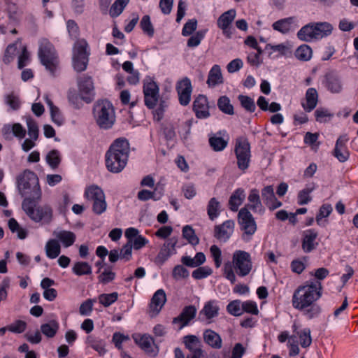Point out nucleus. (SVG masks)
I'll use <instances>...</instances> for the list:
<instances>
[{
	"mask_svg": "<svg viewBox=\"0 0 358 358\" xmlns=\"http://www.w3.org/2000/svg\"><path fill=\"white\" fill-rule=\"evenodd\" d=\"M315 116L317 122H327L333 117V114L327 108H318L315 111Z\"/></svg>",
	"mask_w": 358,
	"mask_h": 358,
	"instance_id": "864d4df0",
	"label": "nucleus"
},
{
	"mask_svg": "<svg viewBox=\"0 0 358 358\" xmlns=\"http://www.w3.org/2000/svg\"><path fill=\"white\" fill-rule=\"evenodd\" d=\"M84 196L87 200L93 203L94 201L105 196V194L100 187L96 185H92L85 188Z\"/></svg>",
	"mask_w": 358,
	"mask_h": 358,
	"instance_id": "c756f323",
	"label": "nucleus"
},
{
	"mask_svg": "<svg viewBox=\"0 0 358 358\" xmlns=\"http://www.w3.org/2000/svg\"><path fill=\"white\" fill-rule=\"evenodd\" d=\"M27 125L29 136L34 141H36L38 139L39 132L36 122L31 117H29L27 119Z\"/></svg>",
	"mask_w": 358,
	"mask_h": 358,
	"instance_id": "5fc2aeb1",
	"label": "nucleus"
},
{
	"mask_svg": "<svg viewBox=\"0 0 358 358\" xmlns=\"http://www.w3.org/2000/svg\"><path fill=\"white\" fill-rule=\"evenodd\" d=\"M206 31L200 30L196 31L194 34L189 36L187 41V46L189 48H194L199 45L201 41L205 36Z\"/></svg>",
	"mask_w": 358,
	"mask_h": 358,
	"instance_id": "3c124183",
	"label": "nucleus"
},
{
	"mask_svg": "<svg viewBox=\"0 0 358 358\" xmlns=\"http://www.w3.org/2000/svg\"><path fill=\"white\" fill-rule=\"evenodd\" d=\"M17 187L20 194L24 196L28 195L27 198L41 199V189L37 175L29 169L24 170L17 177Z\"/></svg>",
	"mask_w": 358,
	"mask_h": 358,
	"instance_id": "20e7f679",
	"label": "nucleus"
},
{
	"mask_svg": "<svg viewBox=\"0 0 358 358\" xmlns=\"http://www.w3.org/2000/svg\"><path fill=\"white\" fill-rule=\"evenodd\" d=\"M66 28L70 37L72 39H77L80 35V29L78 24L73 20H69L66 22Z\"/></svg>",
	"mask_w": 358,
	"mask_h": 358,
	"instance_id": "774afa93",
	"label": "nucleus"
},
{
	"mask_svg": "<svg viewBox=\"0 0 358 358\" xmlns=\"http://www.w3.org/2000/svg\"><path fill=\"white\" fill-rule=\"evenodd\" d=\"M86 343L90 348L97 352L100 356H103L107 352L106 342L103 339L96 338L93 336H88Z\"/></svg>",
	"mask_w": 358,
	"mask_h": 358,
	"instance_id": "c85d7f7f",
	"label": "nucleus"
},
{
	"mask_svg": "<svg viewBox=\"0 0 358 358\" xmlns=\"http://www.w3.org/2000/svg\"><path fill=\"white\" fill-rule=\"evenodd\" d=\"M196 314V309L194 306H185L180 313V329L187 326Z\"/></svg>",
	"mask_w": 358,
	"mask_h": 358,
	"instance_id": "7c9ffc66",
	"label": "nucleus"
},
{
	"mask_svg": "<svg viewBox=\"0 0 358 358\" xmlns=\"http://www.w3.org/2000/svg\"><path fill=\"white\" fill-rule=\"evenodd\" d=\"M67 98L69 103L72 105L75 108L79 109L82 107L83 101L80 93L78 94L77 91L71 88L68 91Z\"/></svg>",
	"mask_w": 358,
	"mask_h": 358,
	"instance_id": "79ce46f5",
	"label": "nucleus"
},
{
	"mask_svg": "<svg viewBox=\"0 0 358 358\" xmlns=\"http://www.w3.org/2000/svg\"><path fill=\"white\" fill-rule=\"evenodd\" d=\"M45 160L52 169H56L58 168L62 161L59 151L55 149L50 150L47 154Z\"/></svg>",
	"mask_w": 358,
	"mask_h": 358,
	"instance_id": "58836bf2",
	"label": "nucleus"
},
{
	"mask_svg": "<svg viewBox=\"0 0 358 358\" xmlns=\"http://www.w3.org/2000/svg\"><path fill=\"white\" fill-rule=\"evenodd\" d=\"M322 294L321 282H306L299 286L294 292L292 299V306L304 312L308 319L317 317L320 307L315 303Z\"/></svg>",
	"mask_w": 358,
	"mask_h": 358,
	"instance_id": "f257e3e1",
	"label": "nucleus"
},
{
	"mask_svg": "<svg viewBox=\"0 0 358 358\" xmlns=\"http://www.w3.org/2000/svg\"><path fill=\"white\" fill-rule=\"evenodd\" d=\"M8 327L9 331L14 334H22L26 330L27 324V322L23 320H17L9 324Z\"/></svg>",
	"mask_w": 358,
	"mask_h": 358,
	"instance_id": "338daca9",
	"label": "nucleus"
},
{
	"mask_svg": "<svg viewBox=\"0 0 358 358\" xmlns=\"http://www.w3.org/2000/svg\"><path fill=\"white\" fill-rule=\"evenodd\" d=\"M39 199L25 198L22 201V209L27 216L35 222L50 223L52 219V209L48 205L37 206Z\"/></svg>",
	"mask_w": 358,
	"mask_h": 358,
	"instance_id": "39448f33",
	"label": "nucleus"
},
{
	"mask_svg": "<svg viewBox=\"0 0 358 358\" xmlns=\"http://www.w3.org/2000/svg\"><path fill=\"white\" fill-rule=\"evenodd\" d=\"M46 256L51 259L57 258L61 252V246L56 239H50L45 246Z\"/></svg>",
	"mask_w": 358,
	"mask_h": 358,
	"instance_id": "2f4dec72",
	"label": "nucleus"
},
{
	"mask_svg": "<svg viewBox=\"0 0 358 358\" xmlns=\"http://www.w3.org/2000/svg\"><path fill=\"white\" fill-rule=\"evenodd\" d=\"M107 209V203L106 201V196L94 201L92 203V211L94 214L100 215L103 214Z\"/></svg>",
	"mask_w": 358,
	"mask_h": 358,
	"instance_id": "bf43d9fd",
	"label": "nucleus"
},
{
	"mask_svg": "<svg viewBox=\"0 0 358 358\" xmlns=\"http://www.w3.org/2000/svg\"><path fill=\"white\" fill-rule=\"evenodd\" d=\"M217 106L219 109L225 114L233 115L234 113V107L227 96H222L219 98Z\"/></svg>",
	"mask_w": 358,
	"mask_h": 358,
	"instance_id": "de8ad7c7",
	"label": "nucleus"
},
{
	"mask_svg": "<svg viewBox=\"0 0 358 358\" xmlns=\"http://www.w3.org/2000/svg\"><path fill=\"white\" fill-rule=\"evenodd\" d=\"M183 343L190 352L201 348V343L199 337L194 335H187L183 337Z\"/></svg>",
	"mask_w": 358,
	"mask_h": 358,
	"instance_id": "4c0bfd02",
	"label": "nucleus"
},
{
	"mask_svg": "<svg viewBox=\"0 0 358 358\" xmlns=\"http://www.w3.org/2000/svg\"><path fill=\"white\" fill-rule=\"evenodd\" d=\"M315 189V186L314 184H311L307 185L304 189L301 190L298 194V203L299 205H305L309 203L312 197L310 196V193Z\"/></svg>",
	"mask_w": 358,
	"mask_h": 358,
	"instance_id": "ea45409f",
	"label": "nucleus"
},
{
	"mask_svg": "<svg viewBox=\"0 0 358 358\" xmlns=\"http://www.w3.org/2000/svg\"><path fill=\"white\" fill-rule=\"evenodd\" d=\"M159 86L152 80L149 79L144 82L143 94L145 105L149 109H153L159 101Z\"/></svg>",
	"mask_w": 358,
	"mask_h": 358,
	"instance_id": "f8f14e48",
	"label": "nucleus"
},
{
	"mask_svg": "<svg viewBox=\"0 0 358 358\" xmlns=\"http://www.w3.org/2000/svg\"><path fill=\"white\" fill-rule=\"evenodd\" d=\"M178 243V239L176 237H172L168 239L164 244L163 248L157 255L158 259L165 261L171 255L176 253V245Z\"/></svg>",
	"mask_w": 358,
	"mask_h": 358,
	"instance_id": "a878e982",
	"label": "nucleus"
},
{
	"mask_svg": "<svg viewBox=\"0 0 358 358\" xmlns=\"http://www.w3.org/2000/svg\"><path fill=\"white\" fill-rule=\"evenodd\" d=\"M118 293L116 292L110 294H101L98 296L99 302L104 307H108L118 299Z\"/></svg>",
	"mask_w": 358,
	"mask_h": 358,
	"instance_id": "09e8293b",
	"label": "nucleus"
},
{
	"mask_svg": "<svg viewBox=\"0 0 358 358\" xmlns=\"http://www.w3.org/2000/svg\"><path fill=\"white\" fill-rule=\"evenodd\" d=\"M72 272L78 275H90L92 273L91 265L87 262H77L72 267Z\"/></svg>",
	"mask_w": 358,
	"mask_h": 358,
	"instance_id": "f704fd0d",
	"label": "nucleus"
},
{
	"mask_svg": "<svg viewBox=\"0 0 358 358\" xmlns=\"http://www.w3.org/2000/svg\"><path fill=\"white\" fill-rule=\"evenodd\" d=\"M134 343L146 354L156 356L159 352V348L155 343V340L148 334L134 333L131 336Z\"/></svg>",
	"mask_w": 358,
	"mask_h": 358,
	"instance_id": "9d476101",
	"label": "nucleus"
},
{
	"mask_svg": "<svg viewBox=\"0 0 358 358\" xmlns=\"http://www.w3.org/2000/svg\"><path fill=\"white\" fill-rule=\"evenodd\" d=\"M5 103L13 110H17L20 108L21 103L19 97L14 93H10L5 96Z\"/></svg>",
	"mask_w": 358,
	"mask_h": 358,
	"instance_id": "4d7b16f0",
	"label": "nucleus"
},
{
	"mask_svg": "<svg viewBox=\"0 0 358 358\" xmlns=\"http://www.w3.org/2000/svg\"><path fill=\"white\" fill-rule=\"evenodd\" d=\"M88 63V57H73V64L74 69L78 72L83 71L86 69Z\"/></svg>",
	"mask_w": 358,
	"mask_h": 358,
	"instance_id": "6e6d98bb",
	"label": "nucleus"
},
{
	"mask_svg": "<svg viewBox=\"0 0 358 358\" xmlns=\"http://www.w3.org/2000/svg\"><path fill=\"white\" fill-rule=\"evenodd\" d=\"M116 274L111 271V266L106 268L98 277L99 282L102 284H107L115 278Z\"/></svg>",
	"mask_w": 358,
	"mask_h": 358,
	"instance_id": "052dcab7",
	"label": "nucleus"
},
{
	"mask_svg": "<svg viewBox=\"0 0 358 358\" xmlns=\"http://www.w3.org/2000/svg\"><path fill=\"white\" fill-rule=\"evenodd\" d=\"M236 15L234 9H230L223 13L217 20V27L222 31V34L228 38L231 37V26Z\"/></svg>",
	"mask_w": 358,
	"mask_h": 358,
	"instance_id": "4468645a",
	"label": "nucleus"
},
{
	"mask_svg": "<svg viewBox=\"0 0 358 358\" xmlns=\"http://www.w3.org/2000/svg\"><path fill=\"white\" fill-rule=\"evenodd\" d=\"M93 114L99 128L109 129L115 122V110L110 101L99 100L94 106Z\"/></svg>",
	"mask_w": 358,
	"mask_h": 358,
	"instance_id": "0eeeda50",
	"label": "nucleus"
},
{
	"mask_svg": "<svg viewBox=\"0 0 358 358\" xmlns=\"http://www.w3.org/2000/svg\"><path fill=\"white\" fill-rule=\"evenodd\" d=\"M203 338L204 342L213 349H220L222 346V338L211 329H206L203 331Z\"/></svg>",
	"mask_w": 358,
	"mask_h": 358,
	"instance_id": "393cba45",
	"label": "nucleus"
},
{
	"mask_svg": "<svg viewBox=\"0 0 358 358\" xmlns=\"http://www.w3.org/2000/svg\"><path fill=\"white\" fill-rule=\"evenodd\" d=\"M295 57L299 60L308 61L312 57V49L308 45H301L296 49Z\"/></svg>",
	"mask_w": 358,
	"mask_h": 358,
	"instance_id": "8fccbe9b",
	"label": "nucleus"
},
{
	"mask_svg": "<svg viewBox=\"0 0 358 358\" xmlns=\"http://www.w3.org/2000/svg\"><path fill=\"white\" fill-rule=\"evenodd\" d=\"M78 87L83 101L87 103H91L95 96L94 83L92 77L87 75L80 76L78 79Z\"/></svg>",
	"mask_w": 358,
	"mask_h": 358,
	"instance_id": "ddd939ff",
	"label": "nucleus"
},
{
	"mask_svg": "<svg viewBox=\"0 0 358 358\" xmlns=\"http://www.w3.org/2000/svg\"><path fill=\"white\" fill-rule=\"evenodd\" d=\"M234 222L231 220L216 225L214 229V236L221 242L227 241L234 232Z\"/></svg>",
	"mask_w": 358,
	"mask_h": 358,
	"instance_id": "dca6fc26",
	"label": "nucleus"
},
{
	"mask_svg": "<svg viewBox=\"0 0 358 358\" xmlns=\"http://www.w3.org/2000/svg\"><path fill=\"white\" fill-rule=\"evenodd\" d=\"M261 194L264 204L270 210H274L282 205V202L278 201L275 197L274 189L272 185L264 187L262 189Z\"/></svg>",
	"mask_w": 358,
	"mask_h": 358,
	"instance_id": "a211bd4d",
	"label": "nucleus"
},
{
	"mask_svg": "<svg viewBox=\"0 0 358 358\" xmlns=\"http://www.w3.org/2000/svg\"><path fill=\"white\" fill-rule=\"evenodd\" d=\"M182 237L187 241V242L192 245H196L199 243V239L195 234L194 230L189 225H186L182 228Z\"/></svg>",
	"mask_w": 358,
	"mask_h": 358,
	"instance_id": "c03bdc74",
	"label": "nucleus"
},
{
	"mask_svg": "<svg viewBox=\"0 0 358 358\" xmlns=\"http://www.w3.org/2000/svg\"><path fill=\"white\" fill-rule=\"evenodd\" d=\"M220 307L216 301H209L205 303L203 308L200 311L199 315L203 319L207 320L210 322L212 319L218 315Z\"/></svg>",
	"mask_w": 358,
	"mask_h": 358,
	"instance_id": "5701e85b",
	"label": "nucleus"
},
{
	"mask_svg": "<svg viewBox=\"0 0 358 358\" xmlns=\"http://www.w3.org/2000/svg\"><path fill=\"white\" fill-rule=\"evenodd\" d=\"M208 143L210 148L215 152H221L224 150L228 145V141L216 135L210 136L208 139Z\"/></svg>",
	"mask_w": 358,
	"mask_h": 358,
	"instance_id": "e433bc0d",
	"label": "nucleus"
},
{
	"mask_svg": "<svg viewBox=\"0 0 358 358\" xmlns=\"http://www.w3.org/2000/svg\"><path fill=\"white\" fill-rule=\"evenodd\" d=\"M193 87L191 81L187 78L180 80V105L187 106L191 101Z\"/></svg>",
	"mask_w": 358,
	"mask_h": 358,
	"instance_id": "b1692460",
	"label": "nucleus"
},
{
	"mask_svg": "<svg viewBox=\"0 0 358 358\" xmlns=\"http://www.w3.org/2000/svg\"><path fill=\"white\" fill-rule=\"evenodd\" d=\"M140 27L143 32L149 37H153L155 29L148 15H145L140 22Z\"/></svg>",
	"mask_w": 358,
	"mask_h": 358,
	"instance_id": "a18cd8bd",
	"label": "nucleus"
},
{
	"mask_svg": "<svg viewBox=\"0 0 358 358\" xmlns=\"http://www.w3.org/2000/svg\"><path fill=\"white\" fill-rule=\"evenodd\" d=\"M318 102V93L317 90L310 87L306 90L305 99L301 101V106L306 112L312 111L317 106Z\"/></svg>",
	"mask_w": 358,
	"mask_h": 358,
	"instance_id": "4be33fe9",
	"label": "nucleus"
},
{
	"mask_svg": "<svg viewBox=\"0 0 358 358\" xmlns=\"http://www.w3.org/2000/svg\"><path fill=\"white\" fill-rule=\"evenodd\" d=\"M222 83V76L220 66L214 65L210 69L207 80V83L210 87H215Z\"/></svg>",
	"mask_w": 358,
	"mask_h": 358,
	"instance_id": "72a5a7b5",
	"label": "nucleus"
},
{
	"mask_svg": "<svg viewBox=\"0 0 358 358\" xmlns=\"http://www.w3.org/2000/svg\"><path fill=\"white\" fill-rule=\"evenodd\" d=\"M129 2V0H115L110 8V15L112 17H118L123 12Z\"/></svg>",
	"mask_w": 358,
	"mask_h": 358,
	"instance_id": "37998d69",
	"label": "nucleus"
},
{
	"mask_svg": "<svg viewBox=\"0 0 358 358\" xmlns=\"http://www.w3.org/2000/svg\"><path fill=\"white\" fill-rule=\"evenodd\" d=\"M129 152V143L127 138L115 140L105 154L107 170L113 173H120L127 164Z\"/></svg>",
	"mask_w": 358,
	"mask_h": 358,
	"instance_id": "f03ea898",
	"label": "nucleus"
},
{
	"mask_svg": "<svg viewBox=\"0 0 358 358\" xmlns=\"http://www.w3.org/2000/svg\"><path fill=\"white\" fill-rule=\"evenodd\" d=\"M212 272L208 266H199L192 272V275L196 280H201L211 275Z\"/></svg>",
	"mask_w": 358,
	"mask_h": 358,
	"instance_id": "e2e57ef3",
	"label": "nucleus"
},
{
	"mask_svg": "<svg viewBox=\"0 0 358 358\" xmlns=\"http://www.w3.org/2000/svg\"><path fill=\"white\" fill-rule=\"evenodd\" d=\"M220 203L215 198L213 197L210 199L207 206V213L211 220H214L218 217L220 213Z\"/></svg>",
	"mask_w": 358,
	"mask_h": 358,
	"instance_id": "a19ab883",
	"label": "nucleus"
},
{
	"mask_svg": "<svg viewBox=\"0 0 358 358\" xmlns=\"http://www.w3.org/2000/svg\"><path fill=\"white\" fill-rule=\"evenodd\" d=\"M59 329V324L55 320H51L48 322L41 324V331L48 338H53Z\"/></svg>",
	"mask_w": 358,
	"mask_h": 358,
	"instance_id": "473e14b6",
	"label": "nucleus"
},
{
	"mask_svg": "<svg viewBox=\"0 0 358 358\" xmlns=\"http://www.w3.org/2000/svg\"><path fill=\"white\" fill-rule=\"evenodd\" d=\"M129 337L120 332H115L112 337V342L115 347L119 350H122V343L129 341Z\"/></svg>",
	"mask_w": 358,
	"mask_h": 358,
	"instance_id": "69168bd1",
	"label": "nucleus"
},
{
	"mask_svg": "<svg viewBox=\"0 0 358 358\" xmlns=\"http://www.w3.org/2000/svg\"><path fill=\"white\" fill-rule=\"evenodd\" d=\"M240 229L245 235L252 236L257 231V224L252 213L246 207L242 208L238 214Z\"/></svg>",
	"mask_w": 358,
	"mask_h": 358,
	"instance_id": "9b49d317",
	"label": "nucleus"
},
{
	"mask_svg": "<svg viewBox=\"0 0 358 358\" xmlns=\"http://www.w3.org/2000/svg\"><path fill=\"white\" fill-rule=\"evenodd\" d=\"M326 85L327 89L332 93H338L342 90V85L340 79L332 75L327 76Z\"/></svg>",
	"mask_w": 358,
	"mask_h": 358,
	"instance_id": "49530a36",
	"label": "nucleus"
},
{
	"mask_svg": "<svg viewBox=\"0 0 358 358\" xmlns=\"http://www.w3.org/2000/svg\"><path fill=\"white\" fill-rule=\"evenodd\" d=\"M38 55L41 64L45 67L51 76H55L59 60L53 44L46 38L42 39L39 43Z\"/></svg>",
	"mask_w": 358,
	"mask_h": 358,
	"instance_id": "6e6552de",
	"label": "nucleus"
},
{
	"mask_svg": "<svg viewBox=\"0 0 358 358\" xmlns=\"http://www.w3.org/2000/svg\"><path fill=\"white\" fill-rule=\"evenodd\" d=\"M293 21V17L281 19L275 22L272 24V27L275 31H278L282 34H286L291 29V25Z\"/></svg>",
	"mask_w": 358,
	"mask_h": 358,
	"instance_id": "c9c22d12",
	"label": "nucleus"
},
{
	"mask_svg": "<svg viewBox=\"0 0 358 358\" xmlns=\"http://www.w3.org/2000/svg\"><path fill=\"white\" fill-rule=\"evenodd\" d=\"M238 100L239 101L241 106L247 111L250 113H252L256 109V106L254 100L246 95H239L238 96Z\"/></svg>",
	"mask_w": 358,
	"mask_h": 358,
	"instance_id": "603ef678",
	"label": "nucleus"
},
{
	"mask_svg": "<svg viewBox=\"0 0 358 358\" xmlns=\"http://www.w3.org/2000/svg\"><path fill=\"white\" fill-rule=\"evenodd\" d=\"M54 235L56 236L58 242H61L64 248H69L73 245L76 241V234L66 230H61L58 232H55Z\"/></svg>",
	"mask_w": 358,
	"mask_h": 358,
	"instance_id": "bb28decb",
	"label": "nucleus"
},
{
	"mask_svg": "<svg viewBox=\"0 0 358 358\" xmlns=\"http://www.w3.org/2000/svg\"><path fill=\"white\" fill-rule=\"evenodd\" d=\"M166 301L164 289H157L153 294L149 303L148 314L151 317H156L162 309Z\"/></svg>",
	"mask_w": 358,
	"mask_h": 358,
	"instance_id": "2eb2a0df",
	"label": "nucleus"
},
{
	"mask_svg": "<svg viewBox=\"0 0 358 358\" xmlns=\"http://www.w3.org/2000/svg\"><path fill=\"white\" fill-rule=\"evenodd\" d=\"M248 204L245 206L248 210H251L254 213H258L263 214L265 211V208L261 201L259 196V192L257 189H252L250 191L248 196Z\"/></svg>",
	"mask_w": 358,
	"mask_h": 358,
	"instance_id": "aec40b11",
	"label": "nucleus"
},
{
	"mask_svg": "<svg viewBox=\"0 0 358 358\" xmlns=\"http://www.w3.org/2000/svg\"><path fill=\"white\" fill-rule=\"evenodd\" d=\"M197 28V20L196 19L189 20L183 26L182 29V34L184 36H189L193 35V33Z\"/></svg>",
	"mask_w": 358,
	"mask_h": 358,
	"instance_id": "0e129e2a",
	"label": "nucleus"
},
{
	"mask_svg": "<svg viewBox=\"0 0 358 358\" xmlns=\"http://www.w3.org/2000/svg\"><path fill=\"white\" fill-rule=\"evenodd\" d=\"M234 152L238 169L245 171L249 167L251 157L250 145L247 138L239 137L236 139Z\"/></svg>",
	"mask_w": 358,
	"mask_h": 358,
	"instance_id": "1a4fd4ad",
	"label": "nucleus"
},
{
	"mask_svg": "<svg viewBox=\"0 0 358 358\" xmlns=\"http://www.w3.org/2000/svg\"><path fill=\"white\" fill-rule=\"evenodd\" d=\"M241 304L242 302L240 300H234L227 305V310L234 316H240L243 314Z\"/></svg>",
	"mask_w": 358,
	"mask_h": 358,
	"instance_id": "13d9d810",
	"label": "nucleus"
},
{
	"mask_svg": "<svg viewBox=\"0 0 358 358\" xmlns=\"http://www.w3.org/2000/svg\"><path fill=\"white\" fill-rule=\"evenodd\" d=\"M348 141L346 136H341L336 142L333 155L340 162H345L349 159L350 152L346 147Z\"/></svg>",
	"mask_w": 358,
	"mask_h": 358,
	"instance_id": "6ab92c4d",
	"label": "nucleus"
},
{
	"mask_svg": "<svg viewBox=\"0 0 358 358\" xmlns=\"http://www.w3.org/2000/svg\"><path fill=\"white\" fill-rule=\"evenodd\" d=\"M332 31L333 26L329 22H310L301 28L297 36L301 41L311 42L329 36Z\"/></svg>",
	"mask_w": 358,
	"mask_h": 358,
	"instance_id": "423d86ee",
	"label": "nucleus"
},
{
	"mask_svg": "<svg viewBox=\"0 0 358 358\" xmlns=\"http://www.w3.org/2000/svg\"><path fill=\"white\" fill-rule=\"evenodd\" d=\"M209 103L205 95L199 94L193 102V110L196 117L199 119H206L210 117Z\"/></svg>",
	"mask_w": 358,
	"mask_h": 358,
	"instance_id": "f3484780",
	"label": "nucleus"
},
{
	"mask_svg": "<svg viewBox=\"0 0 358 358\" xmlns=\"http://www.w3.org/2000/svg\"><path fill=\"white\" fill-rule=\"evenodd\" d=\"M245 198V194L243 189L238 188L234 192L229 200V209L234 212L238 210Z\"/></svg>",
	"mask_w": 358,
	"mask_h": 358,
	"instance_id": "cd10ccee",
	"label": "nucleus"
},
{
	"mask_svg": "<svg viewBox=\"0 0 358 358\" xmlns=\"http://www.w3.org/2000/svg\"><path fill=\"white\" fill-rule=\"evenodd\" d=\"M288 49H289L288 47L283 43L274 45H271V44H267L265 47L266 50H271L268 52V56L270 57H272V55L274 52H278V55H284L286 54Z\"/></svg>",
	"mask_w": 358,
	"mask_h": 358,
	"instance_id": "680f3d73",
	"label": "nucleus"
},
{
	"mask_svg": "<svg viewBox=\"0 0 358 358\" xmlns=\"http://www.w3.org/2000/svg\"><path fill=\"white\" fill-rule=\"evenodd\" d=\"M317 236V232L314 229H308L303 232L301 247L305 252H310L316 248Z\"/></svg>",
	"mask_w": 358,
	"mask_h": 358,
	"instance_id": "412c9836",
	"label": "nucleus"
},
{
	"mask_svg": "<svg viewBox=\"0 0 358 358\" xmlns=\"http://www.w3.org/2000/svg\"><path fill=\"white\" fill-rule=\"evenodd\" d=\"M252 267L250 254L246 251L238 250L233 253L231 262L224 264L223 275L231 284H234L236 281V273L239 277H245L251 272Z\"/></svg>",
	"mask_w": 358,
	"mask_h": 358,
	"instance_id": "7ed1b4c3",
	"label": "nucleus"
}]
</instances>
